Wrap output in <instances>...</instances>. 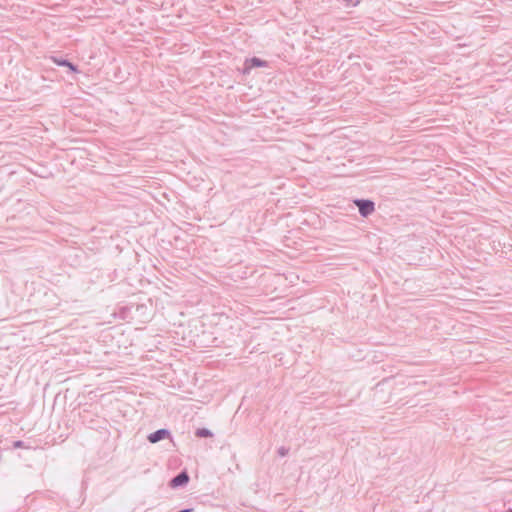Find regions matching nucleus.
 Masks as SVG:
<instances>
[{"mask_svg":"<svg viewBox=\"0 0 512 512\" xmlns=\"http://www.w3.org/2000/svg\"><path fill=\"white\" fill-rule=\"evenodd\" d=\"M21 446H22V441L15 442V447H21Z\"/></svg>","mask_w":512,"mask_h":512,"instance_id":"obj_8","label":"nucleus"},{"mask_svg":"<svg viewBox=\"0 0 512 512\" xmlns=\"http://www.w3.org/2000/svg\"><path fill=\"white\" fill-rule=\"evenodd\" d=\"M355 204L359 209L360 215L363 217L369 216L375 209L374 202L371 200L357 199L355 200Z\"/></svg>","mask_w":512,"mask_h":512,"instance_id":"obj_1","label":"nucleus"},{"mask_svg":"<svg viewBox=\"0 0 512 512\" xmlns=\"http://www.w3.org/2000/svg\"><path fill=\"white\" fill-rule=\"evenodd\" d=\"M189 481V475L186 471L180 472L178 475H176L172 480L170 481V486L173 488L183 486L187 484Z\"/></svg>","mask_w":512,"mask_h":512,"instance_id":"obj_2","label":"nucleus"},{"mask_svg":"<svg viewBox=\"0 0 512 512\" xmlns=\"http://www.w3.org/2000/svg\"><path fill=\"white\" fill-rule=\"evenodd\" d=\"M170 437V431L167 429H159L148 436V440L151 443H157L158 441Z\"/></svg>","mask_w":512,"mask_h":512,"instance_id":"obj_3","label":"nucleus"},{"mask_svg":"<svg viewBox=\"0 0 512 512\" xmlns=\"http://www.w3.org/2000/svg\"><path fill=\"white\" fill-rule=\"evenodd\" d=\"M53 61L59 66L68 67L71 71H74V72L77 71L76 66L74 64H72L71 62H69L68 60L53 58Z\"/></svg>","mask_w":512,"mask_h":512,"instance_id":"obj_4","label":"nucleus"},{"mask_svg":"<svg viewBox=\"0 0 512 512\" xmlns=\"http://www.w3.org/2000/svg\"><path fill=\"white\" fill-rule=\"evenodd\" d=\"M277 452H278V455H279L280 457H285V456L288 454L289 449H288V448H286V447H284V446H281V447H279V448H278V451H277Z\"/></svg>","mask_w":512,"mask_h":512,"instance_id":"obj_7","label":"nucleus"},{"mask_svg":"<svg viewBox=\"0 0 512 512\" xmlns=\"http://www.w3.org/2000/svg\"><path fill=\"white\" fill-rule=\"evenodd\" d=\"M196 436L200 438H206L211 437L213 434L212 432L207 428H199L196 430Z\"/></svg>","mask_w":512,"mask_h":512,"instance_id":"obj_5","label":"nucleus"},{"mask_svg":"<svg viewBox=\"0 0 512 512\" xmlns=\"http://www.w3.org/2000/svg\"><path fill=\"white\" fill-rule=\"evenodd\" d=\"M251 63H252V65H253V66H255V67H263V66H265V62H264V61H262V60H261V59H259V58H256V57H254V58H252V59H251Z\"/></svg>","mask_w":512,"mask_h":512,"instance_id":"obj_6","label":"nucleus"}]
</instances>
